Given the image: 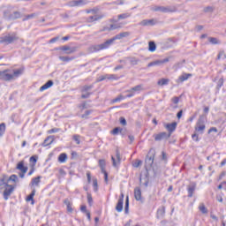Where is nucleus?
I'll return each mask as SVG.
<instances>
[{
  "label": "nucleus",
  "mask_w": 226,
  "mask_h": 226,
  "mask_svg": "<svg viewBox=\"0 0 226 226\" xmlns=\"http://www.w3.org/2000/svg\"><path fill=\"white\" fill-rule=\"evenodd\" d=\"M130 34H131L130 32H122L120 34H117V35L106 41L102 44L94 46L93 49L95 51H98V50H103V49H109V47H110V45H112L116 41V40H123V38H128Z\"/></svg>",
  "instance_id": "1"
},
{
  "label": "nucleus",
  "mask_w": 226,
  "mask_h": 226,
  "mask_svg": "<svg viewBox=\"0 0 226 226\" xmlns=\"http://www.w3.org/2000/svg\"><path fill=\"white\" fill-rule=\"evenodd\" d=\"M23 72L24 71L22 69H18V70L7 69L5 71H0V79L1 80H5L6 82H10L11 80H17L19 75H22Z\"/></svg>",
  "instance_id": "2"
},
{
  "label": "nucleus",
  "mask_w": 226,
  "mask_h": 226,
  "mask_svg": "<svg viewBox=\"0 0 226 226\" xmlns=\"http://www.w3.org/2000/svg\"><path fill=\"white\" fill-rule=\"evenodd\" d=\"M152 11H161L162 13H174L177 11V8L176 6H160L154 5L151 7Z\"/></svg>",
  "instance_id": "3"
},
{
  "label": "nucleus",
  "mask_w": 226,
  "mask_h": 226,
  "mask_svg": "<svg viewBox=\"0 0 226 226\" xmlns=\"http://www.w3.org/2000/svg\"><path fill=\"white\" fill-rule=\"evenodd\" d=\"M5 17H9L11 20H15L17 19H20L22 17V13L19 11L10 9L5 12Z\"/></svg>",
  "instance_id": "4"
},
{
  "label": "nucleus",
  "mask_w": 226,
  "mask_h": 226,
  "mask_svg": "<svg viewBox=\"0 0 226 226\" xmlns=\"http://www.w3.org/2000/svg\"><path fill=\"white\" fill-rule=\"evenodd\" d=\"M17 40H19L17 34H8L2 38L1 43H7L9 45L10 43H13V41H17Z\"/></svg>",
  "instance_id": "5"
},
{
  "label": "nucleus",
  "mask_w": 226,
  "mask_h": 226,
  "mask_svg": "<svg viewBox=\"0 0 226 226\" xmlns=\"http://www.w3.org/2000/svg\"><path fill=\"white\" fill-rule=\"evenodd\" d=\"M58 50H62L64 54H73L74 52H77V47H70V46H62L58 48Z\"/></svg>",
  "instance_id": "6"
},
{
  "label": "nucleus",
  "mask_w": 226,
  "mask_h": 226,
  "mask_svg": "<svg viewBox=\"0 0 226 226\" xmlns=\"http://www.w3.org/2000/svg\"><path fill=\"white\" fill-rule=\"evenodd\" d=\"M170 61V57L164 58L162 60H155L154 62H151L147 64L148 68H151V66H162V64H165V63H169Z\"/></svg>",
  "instance_id": "7"
},
{
  "label": "nucleus",
  "mask_w": 226,
  "mask_h": 226,
  "mask_svg": "<svg viewBox=\"0 0 226 226\" xmlns=\"http://www.w3.org/2000/svg\"><path fill=\"white\" fill-rule=\"evenodd\" d=\"M99 167H101V170L102 174H104L105 183H109V174H107V171H105V160L103 159L99 160Z\"/></svg>",
  "instance_id": "8"
},
{
  "label": "nucleus",
  "mask_w": 226,
  "mask_h": 226,
  "mask_svg": "<svg viewBox=\"0 0 226 226\" xmlns=\"http://www.w3.org/2000/svg\"><path fill=\"white\" fill-rule=\"evenodd\" d=\"M154 140H165L167 139H170V133L167 132H160L158 134H154Z\"/></svg>",
  "instance_id": "9"
},
{
  "label": "nucleus",
  "mask_w": 226,
  "mask_h": 226,
  "mask_svg": "<svg viewBox=\"0 0 226 226\" xmlns=\"http://www.w3.org/2000/svg\"><path fill=\"white\" fill-rule=\"evenodd\" d=\"M89 3L87 0H73L69 2V6H85Z\"/></svg>",
  "instance_id": "10"
},
{
  "label": "nucleus",
  "mask_w": 226,
  "mask_h": 226,
  "mask_svg": "<svg viewBox=\"0 0 226 226\" xmlns=\"http://www.w3.org/2000/svg\"><path fill=\"white\" fill-rule=\"evenodd\" d=\"M116 158H114V156L111 157L113 167H118L121 163V154H119V151H117Z\"/></svg>",
  "instance_id": "11"
},
{
  "label": "nucleus",
  "mask_w": 226,
  "mask_h": 226,
  "mask_svg": "<svg viewBox=\"0 0 226 226\" xmlns=\"http://www.w3.org/2000/svg\"><path fill=\"white\" fill-rule=\"evenodd\" d=\"M164 127L166 128V130H168L169 133L172 135V132H174L177 127V123L173 122L171 124H164Z\"/></svg>",
  "instance_id": "12"
},
{
  "label": "nucleus",
  "mask_w": 226,
  "mask_h": 226,
  "mask_svg": "<svg viewBox=\"0 0 226 226\" xmlns=\"http://www.w3.org/2000/svg\"><path fill=\"white\" fill-rule=\"evenodd\" d=\"M7 186H10V185H8V177L4 176L0 178V190H4V188H6Z\"/></svg>",
  "instance_id": "13"
},
{
  "label": "nucleus",
  "mask_w": 226,
  "mask_h": 226,
  "mask_svg": "<svg viewBox=\"0 0 226 226\" xmlns=\"http://www.w3.org/2000/svg\"><path fill=\"white\" fill-rule=\"evenodd\" d=\"M156 22V19H144L139 23V26H155Z\"/></svg>",
  "instance_id": "14"
},
{
  "label": "nucleus",
  "mask_w": 226,
  "mask_h": 226,
  "mask_svg": "<svg viewBox=\"0 0 226 226\" xmlns=\"http://www.w3.org/2000/svg\"><path fill=\"white\" fill-rule=\"evenodd\" d=\"M12 192H13V187H11V185L7 186L4 192V199L5 200H8V197L11 195Z\"/></svg>",
  "instance_id": "15"
},
{
  "label": "nucleus",
  "mask_w": 226,
  "mask_h": 226,
  "mask_svg": "<svg viewBox=\"0 0 226 226\" xmlns=\"http://www.w3.org/2000/svg\"><path fill=\"white\" fill-rule=\"evenodd\" d=\"M197 188V185L195 184H191L188 185L187 192H188V197L192 198L193 197V192H195Z\"/></svg>",
  "instance_id": "16"
},
{
  "label": "nucleus",
  "mask_w": 226,
  "mask_h": 226,
  "mask_svg": "<svg viewBox=\"0 0 226 226\" xmlns=\"http://www.w3.org/2000/svg\"><path fill=\"white\" fill-rule=\"evenodd\" d=\"M134 199L136 200H142V192L140 191V188L136 187L134 189Z\"/></svg>",
  "instance_id": "17"
},
{
  "label": "nucleus",
  "mask_w": 226,
  "mask_h": 226,
  "mask_svg": "<svg viewBox=\"0 0 226 226\" xmlns=\"http://www.w3.org/2000/svg\"><path fill=\"white\" fill-rule=\"evenodd\" d=\"M34 195H36V189H33L31 194L26 197V202H31L32 206L34 205Z\"/></svg>",
  "instance_id": "18"
},
{
  "label": "nucleus",
  "mask_w": 226,
  "mask_h": 226,
  "mask_svg": "<svg viewBox=\"0 0 226 226\" xmlns=\"http://www.w3.org/2000/svg\"><path fill=\"white\" fill-rule=\"evenodd\" d=\"M121 27H123L121 24H118V25L111 24L109 27L105 26L102 29V31H115V29H121Z\"/></svg>",
  "instance_id": "19"
},
{
  "label": "nucleus",
  "mask_w": 226,
  "mask_h": 226,
  "mask_svg": "<svg viewBox=\"0 0 226 226\" xmlns=\"http://www.w3.org/2000/svg\"><path fill=\"white\" fill-rule=\"evenodd\" d=\"M18 170H20V172H23V174H26L27 172V167L24 166V161H21L17 165Z\"/></svg>",
  "instance_id": "20"
},
{
  "label": "nucleus",
  "mask_w": 226,
  "mask_h": 226,
  "mask_svg": "<svg viewBox=\"0 0 226 226\" xmlns=\"http://www.w3.org/2000/svg\"><path fill=\"white\" fill-rule=\"evenodd\" d=\"M190 77H192V73H183L181 76H179L177 82H185V80H188Z\"/></svg>",
  "instance_id": "21"
},
{
  "label": "nucleus",
  "mask_w": 226,
  "mask_h": 226,
  "mask_svg": "<svg viewBox=\"0 0 226 226\" xmlns=\"http://www.w3.org/2000/svg\"><path fill=\"white\" fill-rule=\"evenodd\" d=\"M54 86V81L49 80L46 84L40 87V91H46V89H50Z\"/></svg>",
  "instance_id": "22"
},
{
  "label": "nucleus",
  "mask_w": 226,
  "mask_h": 226,
  "mask_svg": "<svg viewBox=\"0 0 226 226\" xmlns=\"http://www.w3.org/2000/svg\"><path fill=\"white\" fill-rule=\"evenodd\" d=\"M204 130H206V125L202 123L201 120H199L197 125H196V132H203Z\"/></svg>",
  "instance_id": "23"
},
{
  "label": "nucleus",
  "mask_w": 226,
  "mask_h": 226,
  "mask_svg": "<svg viewBox=\"0 0 226 226\" xmlns=\"http://www.w3.org/2000/svg\"><path fill=\"white\" fill-rule=\"evenodd\" d=\"M154 162V155L152 154L150 156H147V158L146 159V165H147L148 167H153Z\"/></svg>",
  "instance_id": "24"
},
{
  "label": "nucleus",
  "mask_w": 226,
  "mask_h": 226,
  "mask_svg": "<svg viewBox=\"0 0 226 226\" xmlns=\"http://www.w3.org/2000/svg\"><path fill=\"white\" fill-rule=\"evenodd\" d=\"M165 216V207H161L157 210V218H163Z\"/></svg>",
  "instance_id": "25"
},
{
  "label": "nucleus",
  "mask_w": 226,
  "mask_h": 226,
  "mask_svg": "<svg viewBox=\"0 0 226 226\" xmlns=\"http://www.w3.org/2000/svg\"><path fill=\"white\" fill-rule=\"evenodd\" d=\"M54 142V137L49 136L44 142L42 143L43 147H47V146H50Z\"/></svg>",
  "instance_id": "26"
},
{
  "label": "nucleus",
  "mask_w": 226,
  "mask_h": 226,
  "mask_svg": "<svg viewBox=\"0 0 226 226\" xmlns=\"http://www.w3.org/2000/svg\"><path fill=\"white\" fill-rule=\"evenodd\" d=\"M139 91H142V85H138L130 90H127V93H139Z\"/></svg>",
  "instance_id": "27"
},
{
  "label": "nucleus",
  "mask_w": 226,
  "mask_h": 226,
  "mask_svg": "<svg viewBox=\"0 0 226 226\" xmlns=\"http://www.w3.org/2000/svg\"><path fill=\"white\" fill-rule=\"evenodd\" d=\"M123 204H124V201H123V200H118L116 207L117 213H121V211H123Z\"/></svg>",
  "instance_id": "28"
},
{
  "label": "nucleus",
  "mask_w": 226,
  "mask_h": 226,
  "mask_svg": "<svg viewBox=\"0 0 226 226\" xmlns=\"http://www.w3.org/2000/svg\"><path fill=\"white\" fill-rule=\"evenodd\" d=\"M106 80H118L119 77L116 74H105Z\"/></svg>",
  "instance_id": "29"
},
{
  "label": "nucleus",
  "mask_w": 226,
  "mask_h": 226,
  "mask_svg": "<svg viewBox=\"0 0 226 226\" xmlns=\"http://www.w3.org/2000/svg\"><path fill=\"white\" fill-rule=\"evenodd\" d=\"M170 82V79H161L158 80V86H167Z\"/></svg>",
  "instance_id": "30"
},
{
  "label": "nucleus",
  "mask_w": 226,
  "mask_h": 226,
  "mask_svg": "<svg viewBox=\"0 0 226 226\" xmlns=\"http://www.w3.org/2000/svg\"><path fill=\"white\" fill-rule=\"evenodd\" d=\"M64 202L67 207L68 213H73V208H72V203H70V200H64Z\"/></svg>",
  "instance_id": "31"
},
{
  "label": "nucleus",
  "mask_w": 226,
  "mask_h": 226,
  "mask_svg": "<svg viewBox=\"0 0 226 226\" xmlns=\"http://www.w3.org/2000/svg\"><path fill=\"white\" fill-rule=\"evenodd\" d=\"M41 179V177H37L33 178L31 182L32 186H38L40 185Z\"/></svg>",
  "instance_id": "32"
},
{
  "label": "nucleus",
  "mask_w": 226,
  "mask_h": 226,
  "mask_svg": "<svg viewBox=\"0 0 226 226\" xmlns=\"http://www.w3.org/2000/svg\"><path fill=\"white\" fill-rule=\"evenodd\" d=\"M129 17H132L131 13H123V14H119L117 16L118 20H124L125 19H129Z\"/></svg>",
  "instance_id": "33"
},
{
  "label": "nucleus",
  "mask_w": 226,
  "mask_h": 226,
  "mask_svg": "<svg viewBox=\"0 0 226 226\" xmlns=\"http://www.w3.org/2000/svg\"><path fill=\"white\" fill-rule=\"evenodd\" d=\"M66 160H68V156L66 155V154H61L58 157V162L60 163H64Z\"/></svg>",
  "instance_id": "34"
},
{
  "label": "nucleus",
  "mask_w": 226,
  "mask_h": 226,
  "mask_svg": "<svg viewBox=\"0 0 226 226\" xmlns=\"http://www.w3.org/2000/svg\"><path fill=\"white\" fill-rule=\"evenodd\" d=\"M148 50L149 52H154L156 50V44L154 41H150L148 43Z\"/></svg>",
  "instance_id": "35"
},
{
  "label": "nucleus",
  "mask_w": 226,
  "mask_h": 226,
  "mask_svg": "<svg viewBox=\"0 0 226 226\" xmlns=\"http://www.w3.org/2000/svg\"><path fill=\"white\" fill-rule=\"evenodd\" d=\"M38 15V13L34 12L32 14H28L25 17V19H23V20H31V19H36V16Z\"/></svg>",
  "instance_id": "36"
},
{
  "label": "nucleus",
  "mask_w": 226,
  "mask_h": 226,
  "mask_svg": "<svg viewBox=\"0 0 226 226\" xmlns=\"http://www.w3.org/2000/svg\"><path fill=\"white\" fill-rule=\"evenodd\" d=\"M60 61H63L64 63H69V61H73V57H69V56H59Z\"/></svg>",
  "instance_id": "37"
},
{
  "label": "nucleus",
  "mask_w": 226,
  "mask_h": 226,
  "mask_svg": "<svg viewBox=\"0 0 226 226\" xmlns=\"http://www.w3.org/2000/svg\"><path fill=\"white\" fill-rule=\"evenodd\" d=\"M4 132H6V124H4V123H2L0 124V137H3V135H4Z\"/></svg>",
  "instance_id": "38"
},
{
  "label": "nucleus",
  "mask_w": 226,
  "mask_h": 226,
  "mask_svg": "<svg viewBox=\"0 0 226 226\" xmlns=\"http://www.w3.org/2000/svg\"><path fill=\"white\" fill-rule=\"evenodd\" d=\"M208 41L210 43H212V45H218V43H220V41H218V39L215 38V37H210L208 39Z\"/></svg>",
  "instance_id": "39"
},
{
  "label": "nucleus",
  "mask_w": 226,
  "mask_h": 226,
  "mask_svg": "<svg viewBox=\"0 0 226 226\" xmlns=\"http://www.w3.org/2000/svg\"><path fill=\"white\" fill-rule=\"evenodd\" d=\"M128 60L132 65L139 64V58H136V57H131V58H128Z\"/></svg>",
  "instance_id": "40"
},
{
  "label": "nucleus",
  "mask_w": 226,
  "mask_h": 226,
  "mask_svg": "<svg viewBox=\"0 0 226 226\" xmlns=\"http://www.w3.org/2000/svg\"><path fill=\"white\" fill-rule=\"evenodd\" d=\"M199 209L200 211H201V213H203V215L207 214V208H206V206H204V204H200Z\"/></svg>",
  "instance_id": "41"
},
{
  "label": "nucleus",
  "mask_w": 226,
  "mask_h": 226,
  "mask_svg": "<svg viewBox=\"0 0 226 226\" xmlns=\"http://www.w3.org/2000/svg\"><path fill=\"white\" fill-rule=\"evenodd\" d=\"M130 207V199L129 196H126L125 200V213L128 214V209Z\"/></svg>",
  "instance_id": "42"
},
{
  "label": "nucleus",
  "mask_w": 226,
  "mask_h": 226,
  "mask_svg": "<svg viewBox=\"0 0 226 226\" xmlns=\"http://www.w3.org/2000/svg\"><path fill=\"white\" fill-rule=\"evenodd\" d=\"M100 19L98 16H91L88 18L87 22H94V20H100Z\"/></svg>",
  "instance_id": "43"
},
{
  "label": "nucleus",
  "mask_w": 226,
  "mask_h": 226,
  "mask_svg": "<svg viewBox=\"0 0 226 226\" xmlns=\"http://www.w3.org/2000/svg\"><path fill=\"white\" fill-rule=\"evenodd\" d=\"M94 192H98V180L94 178L93 180Z\"/></svg>",
  "instance_id": "44"
},
{
  "label": "nucleus",
  "mask_w": 226,
  "mask_h": 226,
  "mask_svg": "<svg viewBox=\"0 0 226 226\" xmlns=\"http://www.w3.org/2000/svg\"><path fill=\"white\" fill-rule=\"evenodd\" d=\"M87 202L89 206H93V196H91V193H87Z\"/></svg>",
  "instance_id": "45"
},
{
  "label": "nucleus",
  "mask_w": 226,
  "mask_h": 226,
  "mask_svg": "<svg viewBox=\"0 0 226 226\" xmlns=\"http://www.w3.org/2000/svg\"><path fill=\"white\" fill-rule=\"evenodd\" d=\"M10 181H12L13 183H15L17 181V176L11 175L10 177H8V183H10Z\"/></svg>",
  "instance_id": "46"
},
{
  "label": "nucleus",
  "mask_w": 226,
  "mask_h": 226,
  "mask_svg": "<svg viewBox=\"0 0 226 226\" xmlns=\"http://www.w3.org/2000/svg\"><path fill=\"white\" fill-rule=\"evenodd\" d=\"M73 140L76 142V144H80V136L74 135L73 136Z\"/></svg>",
  "instance_id": "47"
},
{
  "label": "nucleus",
  "mask_w": 226,
  "mask_h": 226,
  "mask_svg": "<svg viewBox=\"0 0 226 226\" xmlns=\"http://www.w3.org/2000/svg\"><path fill=\"white\" fill-rule=\"evenodd\" d=\"M204 11H205L206 13H212V11H213V7L207 6V7H206V8L204 9Z\"/></svg>",
  "instance_id": "48"
},
{
  "label": "nucleus",
  "mask_w": 226,
  "mask_h": 226,
  "mask_svg": "<svg viewBox=\"0 0 226 226\" xmlns=\"http://www.w3.org/2000/svg\"><path fill=\"white\" fill-rule=\"evenodd\" d=\"M124 97L123 95H119L116 99L113 100V103H117V102H121V100H124Z\"/></svg>",
  "instance_id": "49"
},
{
  "label": "nucleus",
  "mask_w": 226,
  "mask_h": 226,
  "mask_svg": "<svg viewBox=\"0 0 226 226\" xmlns=\"http://www.w3.org/2000/svg\"><path fill=\"white\" fill-rule=\"evenodd\" d=\"M102 80H107L105 75L99 76L96 79V82H102Z\"/></svg>",
  "instance_id": "50"
},
{
  "label": "nucleus",
  "mask_w": 226,
  "mask_h": 226,
  "mask_svg": "<svg viewBox=\"0 0 226 226\" xmlns=\"http://www.w3.org/2000/svg\"><path fill=\"white\" fill-rule=\"evenodd\" d=\"M57 132H59V129H57V128H53V129H51V130H49V131H48V133H49V134L57 133Z\"/></svg>",
  "instance_id": "51"
},
{
  "label": "nucleus",
  "mask_w": 226,
  "mask_h": 226,
  "mask_svg": "<svg viewBox=\"0 0 226 226\" xmlns=\"http://www.w3.org/2000/svg\"><path fill=\"white\" fill-rule=\"evenodd\" d=\"M140 165H142V162L141 161H136L134 163H133V167H135L136 169L140 167Z\"/></svg>",
  "instance_id": "52"
},
{
  "label": "nucleus",
  "mask_w": 226,
  "mask_h": 226,
  "mask_svg": "<svg viewBox=\"0 0 226 226\" xmlns=\"http://www.w3.org/2000/svg\"><path fill=\"white\" fill-rule=\"evenodd\" d=\"M174 105H177L179 103V97H173L171 100Z\"/></svg>",
  "instance_id": "53"
},
{
  "label": "nucleus",
  "mask_w": 226,
  "mask_h": 226,
  "mask_svg": "<svg viewBox=\"0 0 226 226\" xmlns=\"http://www.w3.org/2000/svg\"><path fill=\"white\" fill-rule=\"evenodd\" d=\"M120 123L123 126H126V119L124 117H120Z\"/></svg>",
  "instance_id": "54"
},
{
  "label": "nucleus",
  "mask_w": 226,
  "mask_h": 226,
  "mask_svg": "<svg viewBox=\"0 0 226 226\" xmlns=\"http://www.w3.org/2000/svg\"><path fill=\"white\" fill-rule=\"evenodd\" d=\"M112 133H113V135H117V134L119 133V127L115 128V129L112 131Z\"/></svg>",
  "instance_id": "55"
},
{
  "label": "nucleus",
  "mask_w": 226,
  "mask_h": 226,
  "mask_svg": "<svg viewBox=\"0 0 226 226\" xmlns=\"http://www.w3.org/2000/svg\"><path fill=\"white\" fill-rule=\"evenodd\" d=\"M59 40V37H54L49 41V43H56Z\"/></svg>",
  "instance_id": "56"
},
{
  "label": "nucleus",
  "mask_w": 226,
  "mask_h": 226,
  "mask_svg": "<svg viewBox=\"0 0 226 226\" xmlns=\"http://www.w3.org/2000/svg\"><path fill=\"white\" fill-rule=\"evenodd\" d=\"M80 210L82 211V213H87L88 212L86 206H81Z\"/></svg>",
  "instance_id": "57"
},
{
  "label": "nucleus",
  "mask_w": 226,
  "mask_h": 226,
  "mask_svg": "<svg viewBox=\"0 0 226 226\" xmlns=\"http://www.w3.org/2000/svg\"><path fill=\"white\" fill-rule=\"evenodd\" d=\"M213 132H215L216 133L218 132V129H216L215 127H212L209 129L208 133H211Z\"/></svg>",
  "instance_id": "58"
},
{
  "label": "nucleus",
  "mask_w": 226,
  "mask_h": 226,
  "mask_svg": "<svg viewBox=\"0 0 226 226\" xmlns=\"http://www.w3.org/2000/svg\"><path fill=\"white\" fill-rule=\"evenodd\" d=\"M89 114H91V111L87 110V111H86L85 114H83V115L81 116V117L86 118V117H87V116H89Z\"/></svg>",
  "instance_id": "59"
},
{
  "label": "nucleus",
  "mask_w": 226,
  "mask_h": 226,
  "mask_svg": "<svg viewBox=\"0 0 226 226\" xmlns=\"http://www.w3.org/2000/svg\"><path fill=\"white\" fill-rule=\"evenodd\" d=\"M59 174H60V176H66V172L63 169L59 170Z\"/></svg>",
  "instance_id": "60"
},
{
  "label": "nucleus",
  "mask_w": 226,
  "mask_h": 226,
  "mask_svg": "<svg viewBox=\"0 0 226 226\" xmlns=\"http://www.w3.org/2000/svg\"><path fill=\"white\" fill-rule=\"evenodd\" d=\"M118 20H119V19H117L113 18V19H109V22H111V24H117V22Z\"/></svg>",
  "instance_id": "61"
},
{
  "label": "nucleus",
  "mask_w": 226,
  "mask_h": 226,
  "mask_svg": "<svg viewBox=\"0 0 226 226\" xmlns=\"http://www.w3.org/2000/svg\"><path fill=\"white\" fill-rule=\"evenodd\" d=\"M87 182L91 183V173L87 172Z\"/></svg>",
  "instance_id": "62"
},
{
  "label": "nucleus",
  "mask_w": 226,
  "mask_h": 226,
  "mask_svg": "<svg viewBox=\"0 0 226 226\" xmlns=\"http://www.w3.org/2000/svg\"><path fill=\"white\" fill-rule=\"evenodd\" d=\"M192 139L198 142L199 141V136L197 134H192Z\"/></svg>",
  "instance_id": "63"
},
{
  "label": "nucleus",
  "mask_w": 226,
  "mask_h": 226,
  "mask_svg": "<svg viewBox=\"0 0 226 226\" xmlns=\"http://www.w3.org/2000/svg\"><path fill=\"white\" fill-rule=\"evenodd\" d=\"M30 162L36 163V162H37L36 157H34V156L30 157Z\"/></svg>",
  "instance_id": "64"
}]
</instances>
